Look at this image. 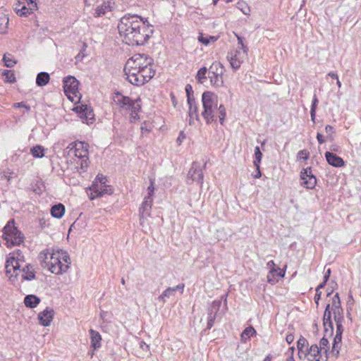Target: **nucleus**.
I'll return each instance as SVG.
<instances>
[{
    "mask_svg": "<svg viewBox=\"0 0 361 361\" xmlns=\"http://www.w3.org/2000/svg\"><path fill=\"white\" fill-rule=\"evenodd\" d=\"M123 42L128 45H142L152 33V27L137 15L121 18L118 25Z\"/></svg>",
    "mask_w": 361,
    "mask_h": 361,
    "instance_id": "nucleus-1",
    "label": "nucleus"
},
{
    "mask_svg": "<svg viewBox=\"0 0 361 361\" xmlns=\"http://www.w3.org/2000/svg\"><path fill=\"white\" fill-rule=\"evenodd\" d=\"M124 72L126 79L134 85H142L155 74L153 59L146 54H137L126 63Z\"/></svg>",
    "mask_w": 361,
    "mask_h": 361,
    "instance_id": "nucleus-2",
    "label": "nucleus"
},
{
    "mask_svg": "<svg viewBox=\"0 0 361 361\" xmlns=\"http://www.w3.org/2000/svg\"><path fill=\"white\" fill-rule=\"evenodd\" d=\"M38 258L43 267L56 275L65 273L71 264L67 252L62 250H44L39 253Z\"/></svg>",
    "mask_w": 361,
    "mask_h": 361,
    "instance_id": "nucleus-3",
    "label": "nucleus"
},
{
    "mask_svg": "<svg viewBox=\"0 0 361 361\" xmlns=\"http://www.w3.org/2000/svg\"><path fill=\"white\" fill-rule=\"evenodd\" d=\"M89 145L76 141L70 143L63 149V156L67 161L73 165L79 174L84 173L89 166Z\"/></svg>",
    "mask_w": 361,
    "mask_h": 361,
    "instance_id": "nucleus-4",
    "label": "nucleus"
},
{
    "mask_svg": "<svg viewBox=\"0 0 361 361\" xmlns=\"http://www.w3.org/2000/svg\"><path fill=\"white\" fill-rule=\"evenodd\" d=\"M203 111L202 116L207 123L215 121L219 118L221 124H223L226 113L224 105L219 106L218 97L210 91L204 92L202 95Z\"/></svg>",
    "mask_w": 361,
    "mask_h": 361,
    "instance_id": "nucleus-5",
    "label": "nucleus"
},
{
    "mask_svg": "<svg viewBox=\"0 0 361 361\" xmlns=\"http://www.w3.org/2000/svg\"><path fill=\"white\" fill-rule=\"evenodd\" d=\"M238 40L237 47L231 50L227 55V59L234 71L239 69L242 63L247 59V49L240 37H238Z\"/></svg>",
    "mask_w": 361,
    "mask_h": 361,
    "instance_id": "nucleus-6",
    "label": "nucleus"
},
{
    "mask_svg": "<svg viewBox=\"0 0 361 361\" xmlns=\"http://www.w3.org/2000/svg\"><path fill=\"white\" fill-rule=\"evenodd\" d=\"M3 238L8 247L20 245L24 241V235L17 229L14 219L8 221L3 229Z\"/></svg>",
    "mask_w": 361,
    "mask_h": 361,
    "instance_id": "nucleus-7",
    "label": "nucleus"
},
{
    "mask_svg": "<svg viewBox=\"0 0 361 361\" xmlns=\"http://www.w3.org/2000/svg\"><path fill=\"white\" fill-rule=\"evenodd\" d=\"M113 100L114 103L119 107L126 110L131 111V119L135 120L137 118V112L140 109L139 100H132L130 97L123 96L119 92H116L114 94L113 97Z\"/></svg>",
    "mask_w": 361,
    "mask_h": 361,
    "instance_id": "nucleus-8",
    "label": "nucleus"
},
{
    "mask_svg": "<svg viewBox=\"0 0 361 361\" xmlns=\"http://www.w3.org/2000/svg\"><path fill=\"white\" fill-rule=\"evenodd\" d=\"M24 262V256L19 250L10 253L6 262V274H11V277H16L21 271V267Z\"/></svg>",
    "mask_w": 361,
    "mask_h": 361,
    "instance_id": "nucleus-9",
    "label": "nucleus"
},
{
    "mask_svg": "<svg viewBox=\"0 0 361 361\" xmlns=\"http://www.w3.org/2000/svg\"><path fill=\"white\" fill-rule=\"evenodd\" d=\"M78 81L73 76H68L63 80V90L66 95L72 102H78L81 98L78 91Z\"/></svg>",
    "mask_w": 361,
    "mask_h": 361,
    "instance_id": "nucleus-10",
    "label": "nucleus"
},
{
    "mask_svg": "<svg viewBox=\"0 0 361 361\" xmlns=\"http://www.w3.org/2000/svg\"><path fill=\"white\" fill-rule=\"evenodd\" d=\"M224 66L219 62H214L210 66L208 76L212 86L220 87L224 85Z\"/></svg>",
    "mask_w": 361,
    "mask_h": 361,
    "instance_id": "nucleus-11",
    "label": "nucleus"
},
{
    "mask_svg": "<svg viewBox=\"0 0 361 361\" xmlns=\"http://www.w3.org/2000/svg\"><path fill=\"white\" fill-rule=\"evenodd\" d=\"M112 192V187L106 185V182H92V185L87 190V195L92 200Z\"/></svg>",
    "mask_w": 361,
    "mask_h": 361,
    "instance_id": "nucleus-12",
    "label": "nucleus"
},
{
    "mask_svg": "<svg viewBox=\"0 0 361 361\" xmlns=\"http://www.w3.org/2000/svg\"><path fill=\"white\" fill-rule=\"evenodd\" d=\"M334 321L336 324V336L334 338L331 353L337 357L339 354V350L342 343V334L343 332V327L342 325L343 321V315L334 317Z\"/></svg>",
    "mask_w": 361,
    "mask_h": 361,
    "instance_id": "nucleus-13",
    "label": "nucleus"
},
{
    "mask_svg": "<svg viewBox=\"0 0 361 361\" xmlns=\"http://www.w3.org/2000/svg\"><path fill=\"white\" fill-rule=\"evenodd\" d=\"M154 192V187L153 185V182H151L150 185L147 188V194L145 196L144 201L142 203L141 207H140V213L141 214L140 221L141 224H142V221L144 219V214H146L147 215L149 214V211L152 208V196Z\"/></svg>",
    "mask_w": 361,
    "mask_h": 361,
    "instance_id": "nucleus-14",
    "label": "nucleus"
},
{
    "mask_svg": "<svg viewBox=\"0 0 361 361\" xmlns=\"http://www.w3.org/2000/svg\"><path fill=\"white\" fill-rule=\"evenodd\" d=\"M75 111L80 114V118L86 123H92L94 120V114L92 108L87 104H80L75 107Z\"/></svg>",
    "mask_w": 361,
    "mask_h": 361,
    "instance_id": "nucleus-15",
    "label": "nucleus"
},
{
    "mask_svg": "<svg viewBox=\"0 0 361 361\" xmlns=\"http://www.w3.org/2000/svg\"><path fill=\"white\" fill-rule=\"evenodd\" d=\"M331 305L328 304L325 308L323 317V325L326 333H329L330 335L333 332V323L331 321Z\"/></svg>",
    "mask_w": 361,
    "mask_h": 361,
    "instance_id": "nucleus-16",
    "label": "nucleus"
},
{
    "mask_svg": "<svg viewBox=\"0 0 361 361\" xmlns=\"http://www.w3.org/2000/svg\"><path fill=\"white\" fill-rule=\"evenodd\" d=\"M54 312L52 309L46 308L38 314L39 324L44 326H49L54 318Z\"/></svg>",
    "mask_w": 361,
    "mask_h": 361,
    "instance_id": "nucleus-17",
    "label": "nucleus"
},
{
    "mask_svg": "<svg viewBox=\"0 0 361 361\" xmlns=\"http://www.w3.org/2000/svg\"><path fill=\"white\" fill-rule=\"evenodd\" d=\"M188 178L191 180H202L204 178L200 166L194 162L192 163L188 173Z\"/></svg>",
    "mask_w": 361,
    "mask_h": 361,
    "instance_id": "nucleus-18",
    "label": "nucleus"
},
{
    "mask_svg": "<svg viewBox=\"0 0 361 361\" xmlns=\"http://www.w3.org/2000/svg\"><path fill=\"white\" fill-rule=\"evenodd\" d=\"M90 337V347L93 348L94 350H96L101 348L102 346V336L101 334L91 329L89 330Z\"/></svg>",
    "mask_w": 361,
    "mask_h": 361,
    "instance_id": "nucleus-19",
    "label": "nucleus"
},
{
    "mask_svg": "<svg viewBox=\"0 0 361 361\" xmlns=\"http://www.w3.org/2000/svg\"><path fill=\"white\" fill-rule=\"evenodd\" d=\"M330 305L334 316L343 315V310L341 305V300L338 293H336L333 297L331 304Z\"/></svg>",
    "mask_w": 361,
    "mask_h": 361,
    "instance_id": "nucleus-20",
    "label": "nucleus"
},
{
    "mask_svg": "<svg viewBox=\"0 0 361 361\" xmlns=\"http://www.w3.org/2000/svg\"><path fill=\"white\" fill-rule=\"evenodd\" d=\"M322 349H319V346L316 344L312 345L308 348V361H320Z\"/></svg>",
    "mask_w": 361,
    "mask_h": 361,
    "instance_id": "nucleus-21",
    "label": "nucleus"
},
{
    "mask_svg": "<svg viewBox=\"0 0 361 361\" xmlns=\"http://www.w3.org/2000/svg\"><path fill=\"white\" fill-rule=\"evenodd\" d=\"M325 157L327 162L334 166L340 167L344 165V161L342 158L329 152L325 153Z\"/></svg>",
    "mask_w": 361,
    "mask_h": 361,
    "instance_id": "nucleus-22",
    "label": "nucleus"
},
{
    "mask_svg": "<svg viewBox=\"0 0 361 361\" xmlns=\"http://www.w3.org/2000/svg\"><path fill=\"white\" fill-rule=\"evenodd\" d=\"M13 9L19 16H27L35 11V9H30V6L27 7L24 3L20 1L13 5Z\"/></svg>",
    "mask_w": 361,
    "mask_h": 361,
    "instance_id": "nucleus-23",
    "label": "nucleus"
},
{
    "mask_svg": "<svg viewBox=\"0 0 361 361\" xmlns=\"http://www.w3.org/2000/svg\"><path fill=\"white\" fill-rule=\"evenodd\" d=\"M111 8L112 4L110 1H104L95 8L94 16L95 17H101L105 15L107 12L111 11Z\"/></svg>",
    "mask_w": 361,
    "mask_h": 361,
    "instance_id": "nucleus-24",
    "label": "nucleus"
},
{
    "mask_svg": "<svg viewBox=\"0 0 361 361\" xmlns=\"http://www.w3.org/2000/svg\"><path fill=\"white\" fill-rule=\"evenodd\" d=\"M20 273H22V279L24 280L30 281L35 277L33 267L30 264L23 267Z\"/></svg>",
    "mask_w": 361,
    "mask_h": 361,
    "instance_id": "nucleus-25",
    "label": "nucleus"
},
{
    "mask_svg": "<svg viewBox=\"0 0 361 361\" xmlns=\"http://www.w3.org/2000/svg\"><path fill=\"white\" fill-rule=\"evenodd\" d=\"M40 302V299L35 295H28L24 298V303L27 307L34 308Z\"/></svg>",
    "mask_w": 361,
    "mask_h": 361,
    "instance_id": "nucleus-26",
    "label": "nucleus"
},
{
    "mask_svg": "<svg viewBox=\"0 0 361 361\" xmlns=\"http://www.w3.org/2000/svg\"><path fill=\"white\" fill-rule=\"evenodd\" d=\"M65 212V207L59 203L54 205L51 209V214L52 216L60 219L61 218Z\"/></svg>",
    "mask_w": 361,
    "mask_h": 361,
    "instance_id": "nucleus-27",
    "label": "nucleus"
},
{
    "mask_svg": "<svg viewBox=\"0 0 361 361\" xmlns=\"http://www.w3.org/2000/svg\"><path fill=\"white\" fill-rule=\"evenodd\" d=\"M267 268L270 269L269 274L267 275V279L269 283H274L276 281L274 279L275 276V267L276 264L273 260H270L267 264Z\"/></svg>",
    "mask_w": 361,
    "mask_h": 361,
    "instance_id": "nucleus-28",
    "label": "nucleus"
},
{
    "mask_svg": "<svg viewBox=\"0 0 361 361\" xmlns=\"http://www.w3.org/2000/svg\"><path fill=\"white\" fill-rule=\"evenodd\" d=\"M221 305V300H214L209 309L208 316L218 317V312Z\"/></svg>",
    "mask_w": 361,
    "mask_h": 361,
    "instance_id": "nucleus-29",
    "label": "nucleus"
},
{
    "mask_svg": "<svg viewBox=\"0 0 361 361\" xmlns=\"http://www.w3.org/2000/svg\"><path fill=\"white\" fill-rule=\"evenodd\" d=\"M308 345V341H307V339L302 336H300V338L298 339L297 342L298 356L300 359H302V353L303 352V350L309 348Z\"/></svg>",
    "mask_w": 361,
    "mask_h": 361,
    "instance_id": "nucleus-30",
    "label": "nucleus"
},
{
    "mask_svg": "<svg viewBox=\"0 0 361 361\" xmlns=\"http://www.w3.org/2000/svg\"><path fill=\"white\" fill-rule=\"evenodd\" d=\"M49 75L46 72H41L37 75L36 83L39 86H44L49 81Z\"/></svg>",
    "mask_w": 361,
    "mask_h": 361,
    "instance_id": "nucleus-31",
    "label": "nucleus"
},
{
    "mask_svg": "<svg viewBox=\"0 0 361 361\" xmlns=\"http://www.w3.org/2000/svg\"><path fill=\"white\" fill-rule=\"evenodd\" d=\"M45 149L41 145L34 146L30 149L31 154L35 158H42L44 156Z\"/></svg>",
    "mask_w": 361,
    "mask_h": 361,
    "instance_id": "nucleus-32",
    "label": "nucleus"
},
{
    "mask_svg": "<svg viewBox=\"0 0 361 361\" xmlns=\"http://www.w3.org/2000/svg\"><path fill=\"white\" fill-rule=\"evenodd\" d=\"M9 19L6 14L0 16V34H6L7 32Z\"/></svg>",
    "mask_w": 361,
    "mask_h": 361,
    "instance_id": "nucleus-33",
    "label": "nucleus"
},
{
    "mask_svg": "<svg viewBox=\"0 0 361 361\" xmlns=\"http://www.w3.org/2000/svg\"><path fill=\"white\" fill-rule=\"evenodd\" d=\"M188 105H189V116L192 118L193 115H195L196 117H197V107L195 104V102L194 99L191 97V96L188 95Z\"/></svg>",
    "mask_w": 361,
    "mask_h": 361,
    "instance_id": "nucleus-34",
    "label": "nucleus"
},
{
    "mask_svg": "<svg viewBox=\"0 0 361 361\" xmlns=\"http://www.w3.org/2000/svg\"><path fill=\"white\" fill-rule=\"evenodd\" d=\"M207 69L205 67L201 68L197 73L196 80L199 83L204 84L207 80Z\"/></svg>",
    "mask_w": 361,
    "mask_h": 361,
    "instance_id": "nucleus-35",
    "label": "nucleus"
},
{
    "mask_svg": "<svg viewBox=\"0 0 361 361\" xmlns=\"http://www.w3.org/2000/svg\"><path fill=\"white\" fill-rule=\"evenodd\" d=\"M255 334L256 331L252 326L247 327L241 334V339L245 341Z\"/></svg>",
    "mask_w": 361,
    "mask_h": 361,
    "instance_id": "nucleus-36",
    "label": "nucleus"
},
{
    "mask_svg": "<svg viewBox=\"0 0 361 361\" xmlns=\"http://www.w3.org/2000/svg\"><path fill=\"white\" fill-rule=\"evenodd\" d=\"M174 290L172 288H166L161 295H160L158 298V300L161 301L162 303H164L166 302V298H169L171 295H173Z\"/></svg>",
    "mask_w": 361,
    "mask_h": 361,
    "instance_id": "nucleus-37",
    "label": "nucleus"
},
{
    "mask_svg": "<svg viewBox=\"0 0 361 361\" xmlns=\"http://www.w3.org/2000/svg\"><path fill=\"white\" fill-rule=\"evenodd\" d=\"M218 37L214 36H206L200 35L198 37V41L204 45H208L210 42H214L217 40Z\"/></svg>",
    "mask_w": 361,
    "mask_h": 361,
    "instance_id": "nucleus-38",
    "label": "nucleus"
},
{
    "mask_svg": "<svg viewBox=\"0 0 361 361\" xmlns=\"http://www.w3.org/2000/svg\"><path fill=\"white\" fill-rule=\"evenodd\" d=\"M318 102H319L318 99H317V96L314 94L313 97L311 109H310L311 120L314 123L315 121L316 109H317Z\"/></svg>",
    "mask_w": 361,
    "mask_h": 361,
    "instance_id": "nucleus-39",
    "label": "nucleus"
},
{
    "mask_svg": "<svg viewBox=\"0 0 361 361\" xmlns=\"http://www.w3.org/2000/svg\"><path fill=\"white\" fill-rule=\"evenodd\" d=\"M300 178L303 180H305L307 178L316 179L314 175L312 173L311 168H307L304 169L303 171H301Z\"/></svg>",
    "mask_w": 361,
    "mask_h": 361,
    "instance_id": "nucleus-40",
    "label": "nucleus"
},
{
    "mask_svg": "<svg viewBox=\"0 0 361 361\" xmlns=\"http://www.w3.org/2000/svg\"><path fill=\"white\" fill-rule=\"evenodd\" d=\"M4 61L5 62V66L9 68L13 67L16 63V61L13 59V56L10 54H4Z\"/></svg>",
    "mask_w": 361,
    "mask_h": 361,
    "instance_id": "nucleus-41",
    "label": "nucleus"
},
{
    "mask_svg": "<svg viewBox=\"0 0 361 361\" xmlns=\"http://www.w3.org/2000/svg\"><path fill=\"white\" fill-rule=\"evenodd\" d=\"M3 75L5 77V80L8 82H13L15 81V75L11 71L6 70L3 72Z\"/></svg>",
    "mask_w": 361,
    "mask_h": 361,
    "instance_id": "nucleus-42",
    "label": "nucleus"
},
{
    "mask_svg": "<svg viewBox=\"0 0 361 361\" xmlns=\"http://www.w3.org/2000/svg\"><path fill=\"white\" fill-rule=\"evenodd\" d=\"M255 160L254 161V163L257 165L258 163H260L262 158V154L260 152L259 147H255Z\"/></svg>",
    "mask_w": 361,
    "mask_h": 361,
    "instance_id": "nucleus-43",
    "label": "nucleus"
},
{
    "mask_svg": "<svg viewBox=\"0 0 361 361\" xmlns=\"http://www.w3.org/2000/svg\"><path fill=\"white\" fill-rule=\"evenodd\" d=\"M328 344H329V341L323 337L321 340H320V342H319V349H322V351H324L325 353H327V346H328Z\"/></svg>",
    "mask_w": 361,
    "mask_h": 361,
    "instance_id": "nucleus-44",
    "label": "nucleus"
},
{
    "mask_svg": "<svg viewBox=\"0 0 361 361\" xmlns=\"http://www.w3.org/2000/svg\"><path fill=\"white\" fill-rule=\"evenodd\" d=\"M44 188V185L42 184H40V185H38L37 184H35V185H33L31 184V187L29 188L30 190H32L33 192L36 194H40Z\"/></svg>",
    "mask_w": 361,
    "mask_h": 361,
    "instance_id": "nucleus-45",
    "label": "nucleus"
},
{
    "mask_svg": "<svg viewBox=\"0 0 361 361\" xmlns=\"http://www.w3.org/2000/svg\"><path fill=\"white\" fill-rule=\"evenodd\" d=\"M309 158V152L306 149L300 150L298 153V159L307 160Z\"/></svg>",
    "mask_w": 361,
    "mask_h": 361,
    "instance_id": "nucleus-46",
    "label": "nucleus"
},
{
    "mask_svg": "<svg viewBox=\"0 0 361 361\" xmlns=\"http://www.w3.org/2000/svg\"><path fill=\"white\" fill-rule=\"evenodd\" d=\"M294 351H295V348L294 347H290L288 349V351L286 353V355H288V357L286 359V361H295L294 360V358H293V353H294Z\"/></svg>",
    "mask_w": 361,
    "mask_h": 361,
    "instance_id": "nucleus-47",
    "label": "nucleus"
},
{
    "mask_svg": "<svg viewBox=\"0 0 361 361\" xmlns=\"http://www.w3.org/2000/svg\"><path fill=\"white\" fill-rule=\"evenodd\" d=\"M185 138H186V135L184 133L183 131H180L178 135V137L176 139L177 145H180L183 143V142L185 140Z\"/></svg>",
    "mask_w": 361,
    "mask_h": 361,
    "instance_id": "nucleus-48",
    "label": "nucleus"
},
{
    "mask_svg": "<svg viewBox=\"0 0 361 361\" xmlns=\"http://www.w3.org/2000/svg\"><path fill=\"white\" fill-rule=\"evenodd\" d=\"M217 317L215 316H208L207 318V329H210L214 324L215 319Z\"/></svg>",
    "mask_w": 361,
    "mask_h": 361,
    "instance_id": "nucleus-49",
    "label": "nucleus"
},
{
    "mask_svg": "<svg viewBox=\"0 0 361 361\" xmlns=\"http://www.w3.org/2000/svg\"><path fill=\"white\" fill-rule=\"evenodd\" d=\"M317 183V182H301V185L307 189H313Z\"/></svg>",
    "mask_w": 361,
    "mask_h": 361,
    "instance_id": "nucleus-50",
    "label": "nucleus"
},
{
    "mask_svg": "<svg viewBox=\"0 0 361 361\" xmlns=\"http://www.w3.org/2000/svg\"><path fill=\"white\" fill-rule=\"evenodd\" d=\"M321 295H322V291H319V290H316V293H315V295H314V302L316 303L317 306L319 305V302L321 299Z\"/></svg>",
    "mask_w": 361,
    "mask_h": 361,
    "instance_id": "nucleus-51",
    "label": "nucleus"
},
{
    "mask_svg": "<svg viewBox=\"0 0 361 361\" xmlns=\"http://www.w3.org/2000/svg\"><path fill=\"white\" fill-rule=\"evenodd\" d=\"M28 6L30 7V9H35L37 8V3L35 2V0H25Z\"/></svg>",
    "mask_w": 361,
    "mask_h": 361,
    "instance_id": "nucleus-52",
    "label": "nucleus"
},
{
    "mask_svg": "<svg viewBox=\"0 0 361 361\" xmlns=\"http://www.w3.org/2000/svg\"><path fill=\"white\" fill-rule=\"evenodd\" d=\"M184 287H185V285L183 283H180L178 285H177L175 287H172L171 288L173 290H174V293L178 291V290H180L181 293L183 292V289H184Z\"/></svg>",
    "mask_w": 361,
    "mask_h": 361,
    "instance_id": "nucleus-53",
    "label": "nucleus"
},
{
    "mask_svg": "<svg viewBox=\"0 0 361 361\" xmlns=\"http://www.w3.org/2000/svg\"><path fill=\"white\" fill-rule=\"evenodd\" d=\"M13 106L15 108H21V107L22 108H25L27 110L30 109V107L27 105H26L25 103H23V102L15 103L13 104Z\"/></svg>",
    "mask_w": 361,
    "mask_h": 361,
    "instance_id": "nucleus-54",
    "label": "nucleus"
},
{
    "mask_svg": "<svg viewBox=\"0 0 361 361\" xmlns=\"http://www.w3.org/2000/svg\"><path fill=\"white\" fill-rule=\"evenodd\" d=\"M286 341L288 344H290L294 341V336L292 334H289L286 337Z\"/></svg>",
    "mask_w": 361,
    "mask_h": 361,
    "instance_id": "nucleus-55",
    "label": "nucleus"
},
{
    "mask_svg": "<svg viewBox=\"0 0 361 361\" xmlns=\"http://www.w3.org/2000/svg\"><path fill=\"white\" fill-rule=\"evenodd\" d=\"M140 347L143 350H145V351L149 350V346L147 343H145L144 341H141L140 343Z\"/></svg>",
    "mask_w": 361,
    "mask_h": 361,
    "instance_id": "nucleus-56",
    "label": "nucleus"
},
{
    "mask_svg": "<svg viewBox=\"0 0 361 361\" xmlns=\"http://www.w3.org/2000/svg\"><path fill=\"white\" fill-rule=\"evenodd\" d=\"M331 269H328L324 276V281H326L329 280L330 275H331Z\"/></svg>",
    "mask_w": 361,
    "mask_h": 361,
    "instance_id": "nucleus-57",
    "label": "nucleus"
},
{
    "mask_svg": "<svg viewBox=\"0 0 361 361\" xmlns=\"http://www.w3.org/2000/svg\"><path fill=\"white\" fill-rule=\"evenodd\" d=\"M325 130H326V133H329V134H333L334 133V128L330 125H327L325 127Z\"/></svg>",
    "mask_w": 361,
    "mask_h": 361,
    "instance_id": "nucleus-58",
    "label": "nucleus"
},
{
    "mask_svg": "<svg viewBox=\"0 0 361 361\" xmlns=\"http://www.w3.org/2000/svg\"><path fill=\"white\" fill-rule=\"evenodd\" d=\"M240 10L245 15H250V9L248 6H245L244 8H240Z\"/></svg>",
    "mask_w": 361,
    "mask_h": 361,
    "instance_id": "nucleus-59",
    "label": "nucleus"
},
{
    "mask_svg": "<svg viewBox=\"0 0 361 361\" xmlns=\"http://www.w3.org/2000/svg\"><path fill=\"white\" fill-rule=\"evenodd\" d=\"M317 139L319 144H323L325 142L323 135L320 133H317Z\"/></svg>",
    "mask_w": 361,
    "mask_h": 361,
    "instance_id": "nucleus-60",
    "label": "nucleus"
},
{
    "mask_svg": "<svg viewBox=\"0 0 361 361\" xmlns=\"http://www.w3.org/2000/svg\"><path fill=\"white\" fill-rule=\"evenodd\" d=\"M328 75H329L331 78L336 79V80H338V78L337 73H336L334 72H329L328 73Z\"/></svg>",
    "mask_w": 361,
    "mask_h": 361,
    "instance_id": "nucleus-61",
    "label": "nucleus"
},
{
    "mask_svg": "<svg viewBox=\"0 0 361 361\" xmlns=\"http://www.w3.org/2000/svg\"><path fill=\"white\" fill-rule=\"evenodd\" d=\"M106 178L104 176L103 174L99 173L95 178L94 180H104Z\"/></svg>",
    "mask_w": 361,
    "mask_h": 361,
    "instance_id": "nucleus-62",
    "label": "nucleus"
},
{
    "mask_svg": "<svg viewBox=\"0 0 361 361\" xmlns=\"http://www.w3.org/2000/svg\"><path fill=\"white\" fill-rule=\"evenodd\" d=\"M307 353H308V348L303 350V352L302 353V359H307L308 354Z\"/></svg>",
    "mask_w": 361,
    "mask_h": 361,
    "instance_id": "nucleus-63",
    "label": "nucleus"
},
{
    "mask_svg": "<svg viewBox=\"0 0 361 361\" xmlns=\"http://www.w3.org/2000/svg\"><path fill=\"white\" fill-rule=\"evenodd\" d=\"M326 283V281H324L322 283H321L316 288V290H319V291H321V289L323 288Z\"/></svg>",
    "mask_w": 361,
    "mask_h": 361,
    "instance_id": "nucleus-64",
    "label": "nucleus"
}]
</instances>
